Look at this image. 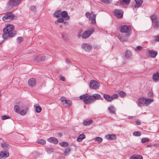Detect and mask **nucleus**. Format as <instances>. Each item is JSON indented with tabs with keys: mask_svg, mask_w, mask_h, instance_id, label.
Wrapping results in <instances>:
<instances>
[{
	"mask_svg": "<svg viewBox=\"0 0 159 159\" xmlns=\"http://www.w3.org/2000/svg\"><path fill=\"white\" fill-rule=\"evenodd\" d=\"M143 48V47L140 46H138L136 48L135 50H142Z\"/></svg>",
	"mask_w": 159,
	"mask_h": 159,
	"instance_id": "nucleus-50",
	"label": "nucleus"
},
{
	"mask_svg": "<svg viewBox=\"0 0 159 159\" xmlns=\"http://www.w3.org/2000/svg\"><path fill=\"white\" fill-rule=\"evenodd\" d=\"M138 103L139 105H144L145 104V98L143 97L140 98L138 99Z\"/></svg>",
	"mask_w": 159,
	"mask_h": 159,
	"instance_id": "nucleus-26",
	"label": "nucleus"
},
{
	"mask_svg": "<svg viewBox=\"0 0 159 159\" xmlns=\"http://www.w3.org/2000/svg\"><path fill=\"white\" fill-rule=\"evenodd\" d=\"M34 107L36 109V111L37 113H39L41 111L42 108L41 107L35 106H34Z\"/></svg>",
	"mask_w": 159,
	"mask_h": 159,
	"instance_id": "nucleus-38",
	"label": "nucleus"
},
{
	"mask_svg": "<svg viewBox=\"0 0 159 159\" xmlns=\"http://www.w3.org/2000/svg\"><path fill=\"white\" fill-rule=\"evenodd\" d=\"M93 121L92 120H86L83 122V125H88L93 123Z\"/></svg>",
	"mask_w": 159,
	"mask_h": 159,
	"instance_id": "nucleus-34",
	"label": "nucleus"
},
{
	"mask_svg": "<svg viewBox=\"0 0 159 159\" xmlns=\"http://www.w3.org/2000/svg\"><path fill=\"white\" fill-rule=\"evenodd\" d=\"M15 15L11 12L6 14L2 18L3 21L5 22H9L13 20L14 17Z\"/></svg>",
	"mask_w": 159,
	"mask_h": 159,
	"instance_id": "nucleus-6",
	"label": "nucleus"
},
{
	"mask_svg": "<svg viewBox=\"0 0 159 159\" xmlns=\"http://www.w3.org/2000/svg\"><path fill=\"white\" fill-rule=\"evenodd\" d=\"M148 53L151 57L155 58L157 54V52L153 50H149Z\"/></svg>",
	"mask_w": 159,
	"mask_h": 159,
	"instance_id": "nucleus-19",
	"label": "nucleus"
},
{
	"mask_svg": "<svg viewBox=\"0 0 159 159\" xmlns=\"http://www.w3.org/2000/svg\"><path fill=\"white\" fill-rule=\"evenodd\" d=\"M64 24L65 25H68V22L67 21H65L64 22Z\"/></svg>",
	"mask_w": 159,
	"mask_h": 159,
	"instance_id": "nucleus-58",
	"label": "nucleus"
},
{
	"mask_svg": "<svg viewBox=\"0 0 159 159\" xmlns=\"http://www.w3.org/2000/svg\"><path fill=\"white\" fill-rule=\"evenodd\" d=\"M115 15L118 18H122L123 15V12L121 10H115L114 11Z\"/></svg>",
	"mask_w": 159,
	"mask_h": 159,
	"instance_id": "nucleus-11",
	"label": "nucleus"
},
{
	"mask_svg": "<svg viewBox=\"0 0 159 159\" xmlns=\"http://www.w3.org/2000/svg\"><path fill=\"white\" fill-rule=\"evenodd\" d=\"M131 56V52L130 51H127L125 54V57L127 58H129Z\"/></svg>",
	"mask_w": 159,
	"mask_h": 159,
	"instance_id": "nucleus-37",
	"label": "nucleus"
},
{
	"mask_svg": "<svg viewBox=\"0 0 159 159\" xmlns=\"http://www.w3.org/2000/svg\"><path fill=\"white\" fill-rule=\"evenodd\" d=\"M105 138L107 139L113 140L116 139V135L115 134H108L105 136Z\"/></svg>",
	"mask_w": 159,
	"mask_h": 159,
	"instance_id": "nucleus-17",
	"label": "nucleus"
},
{
	"mask_svg": "<svg viewBox=\"0 0 159 159\" xmlns=\"http://www.w3.org/2000/svg\"><path fill=\"white\" fill-rule=\"evenodd\" d=\"M36 142L39 144L44 145L46 143L45 140L43 139H38L37 140Z\"/></svg>",
	"mask_w": 159,
	"mask_h": 159,
	"instance_id": "nucleus-32",
	"label": "nucleus"
},
{
	"mask_svg": "<svg viewBox=\"0 0 159 159\" xmlns=\"http://www.w3.org/2000/svg\"><path fill=\"white\" fill-rule=\"evenodd\" d=\"M26 111L25 110H23L21 111H20L19 114L22 116H24L26 114Z\"/></svg>",
	"mask_w": 159,
	"mask_h": 159,
	"instance_id": "nucleus-40",
	"label": "nucleus"
},
{
	"mask_svg": "<svg viewBox=\"0 0 159 159\" xmlns=\"http://www.w3.org/2000/svg\"><path fill=\"white\" fill-rule=\"evenodd\" d=\"M1 146L4 149L6 150H7L9 148L10 146L6 142H3L1 143Z\"/></svg>",
	"mask_w": 159,
	"mask_h": 159,
	"instance_id": "nucleus-16",
	"label": "nucleus"
},
{
	"mask_svg": "<svg viewBox=\"0 0 159 159\" xmlns=\"http://www.w3.org/2000/svg\"><path fill=\"white\" fill-rule=\"evenodd\" d=\"M104 98L107 101L111 102L113 101V99L112 96H111L107 94H104L103 95Z\"/></svg>",
	"mask_w": 159,
	"mask_h": 159,
	"instance_id": "nucleus-22",
	"label": "nucleus"
},
{
	"mask_svg": "<svg viewBox=\"0 0 159 159\" xmlns=\"http://www.w3.org/2000/svg\"><path fill=\"white\" fill-rule=\"evenodd\" d=\"M133 135L135 136H139L141 135V133L139 132L136 131L133 133Z\"/></svg>",
	"mask_w": 159,
	"mask_h": 159,
	"instance_id": "nucleus-45",
	"label": "nucleus"
},
{
	"mask_svg": "<svg viewBox=\"0 0 159 159\" xmlns=\"http://www.w3.org/2000/svg\"><path fill=\"white\" fill-rule=\"evenodd\" d=\"M64 19L63 18H60L57 19V21L55 22L56 24L57 23H62L64 22Z\"/></svg>",
	"mask_w": 159,
	"mask_h": 159,
	"instance_id": "nucleus-41",
	"label": "nucleus"
},
{
	"mask_svg": "<svg viewBox=\"0 0 159 159\" xmlns=\"http://www.w3.org/2000/svg\"><path fill=\"white\" fill-rule=\"evenodd\" d=\"M116 92L117 93L121 98H123L126 96V93L124 91L117 90Z\"/></svg>",
	"mask_w": 159,
	"mask_h": 159,
	"instance_id": "nucleus-28",
	"label": "nucleus"
},
{
	"mask_svg": "<svg viewBox=\"0 0 159 159\" xmlns=\"http://www.w3.org/2000/svg\"><path fill=\"white\" fill-rule=\"evenodd\" d=\"M118 38L121 41L124 42L126 40L125 39H124L122 38V37L120 35H119L118 36Z\"/></svg>",
	"mask_w": 159,
	"mask_h": 159,
	"instance_id": "nucleus-47",
	"label": "nucleus"
},
{
	"mask_svg": "<svg viewBox=\"0 0 159 159\" xmlns=\"http://www.w3.org/2000/svg\"><path fill=\"white\" fill-rule=\"evenodd\" d=\"M92 97H93V102L95 100L100 99L101 98V95L98 93L94 94L92 96Z\"/></svg>",
	"mask_w": 159,
	"mask_h": 159,
	"instance_id": "nucleus-23",
	"label": "nucleus"
},
{
	"mask_svg": "<svg viewBox=\"0 0 159 159\" xmlns=\"http://www.w3.org/2000/svg\"><path fill=\"white\" fill-rule=\"evenodd\" d=\"M80 99H83L84 103L86 105L90 104L93 102V97L87 94L80 96Z\"/></svg>",
	"mask_w": 159,
	"mask_h": 159,
	"instance_id": "nucleus-3",
	"label": "nucleus"
},
{
	"mask_svg": "<svg viewBox=\"0 0 159 159\" xmlns=\"http://www.w3.org/2000/svg\"><path fill=\"white\" fill-rule=\"evenodd\" d=\"M46 59V57L45 56H42L41 57V61H44Z\"/></svg>",
	"mask_w": 159,
	"mask_h": 159,
	"instance_id": "nucleus-53",
	"label": "nucleus"
},
{
	"mask_svg": "<svg viewBox=\"0 0 159 159\" xmlns=\"http://www.w3.org/2000/svg\"><path fill=\"white\" fill-rule=\"evenodd\" d=\"M153 95V93L152 92H149L148 93V96L149 97H152Z\"/></svg>",
	"mask_w": 159,
	"mask_h": 159,
	"instance_id": "nucleus-51",
	"label": "nucleus"
},
{
	"mask_svg": "<svg viewBox=\"0 0 159 159\" xmlns=\"http://www.w3.org/2000/svg\"><path fill=\"white\" fill-rule=\"evenodd\" d=\"M60 80L62 81H64L65 80V78L64 77L62 76V75H61L60 76Z\"/></svg>",
	"mask_w": 159,
	"mask_h": 159,
	"instance_id": "nucleus-54",
	"label": "nucleus"
},
{
	"mask_svg": "<svg viewBox=\"0 0 159 159\" xmlns=\"http://www.w3.org/2000/svg\"><path fill=\"white\" fill-rule=\"evenodd\" d=\"M100 86V84L97 81L94 80L90 81L89 87L91 89L97 90L99 88Z\"/></svg>",
	"mask_w": 159,
	"mask_h": 159,
	"instance_id": "nucleus-7",
	"label": "nucleus"
},
{
	"mask_svg": "<svg viewBox=\"0 0 159 159\" xmlns=\"http://www.w3.org/2000/svg\"><path fill=\"white\" fill-rule=\"evenodd\" d=\"M85 138V136L84 134H81L79 135V137L77 139V140L79 142H81L82 140Z\"/></svg>",
	"mask_w": 159,
	"mask_h": 159,
	"instance_id": "nucleus-29",
	"label": "nucleus"
},
{
	"mask_svg": "<svg viewBox=\"0 0 159 159\" xmlns=\"http://www.w3.org/2000/svg\"><path fill=\"white\" fill-rule=\"evenodd\" d=\"M1 93H0V97L1 96Z\"/></svg>",
	"mask_w": 159,
	"mask_h": 159,
	"instance_id": "nucleus-61",
	"label": "nucleus"
},
{
	"mask_svg": "<svg viewBox=\"0 0 159 159\" xmlns=\"http://www.w3.org/2000/svg\"><path fill=\"white\" fill-rule=\"evenodd\" d=\"M62 27V25H60V27L61 28Z\"/></svg>",
	"mask_w": 159,
	"mask_h": 159,
	"instance_id": "nucleus-60",
	"label": "nucleus"
},
{
	"mask_svg": "<svg viewBox=\"0 0 159 159\" xmlns=\"http://www.w3.org/2000/svg\"><path fill=\"white\" fill-rule=\"evenodd\" d=\"M136 4L135 5V7L138 8L140 7L143 2V0H135Z\"/></svg>",
	"mask_w": 159,
	"mask_h": 159,
	"instance_id": "nucleus-24",
	"label": "nucleus"
},
{
	"mask_svg": "<svg viewBox=\"0 0 159 159\" xmlns=\"http://www.w3.org/2000/svg\"><path fill=\"white\" fill-rule=\"evenodd\" d=\"M81 47L86 52H89L92 49L91 46L87 43L82 44Z\"/></svg>",
	"mask_w": 159,
	"mask_h": 159,
	"instance_id": "nucleus-12",
	"label": "nucleus"
},
{
	"mask_svg": "<svg viewBox=\"0 0 159 159\" xmlns=\"http://www.w3.org/2000/svg\"><path fill=\"white\" fill-rule=\"evenodd\" d=\"M100 1L103 2L105 4H109L111 3L112 2V0H99Z\"/></svg>",
	"mask_w": 159,
	"mask_h": 159,
	"instance_id": "nucleus-36",
	"label": "nucleus"
},
{
	"mask_svg": "<svg viewBox=\"0 0 159 159\" xmlns=\"http://www.w3.org/2000/svg\"><path fill=\"white\" fill-rule=\"evenodd\" d=\"M152 79L154 81L157 82L159 80V72L154 73L153 74Z\"/></svg>",
	"mask_w": 159,
	"mask_h": 159,
	"instance_id": "nucleus-21",
	"label": "nucleus"
},
{
	"mask_svg": "<svg viewBox=\"0 0 159 159\" xmlns=\"http://www.w3.org/2000/svg\"><path fill=\"white\" fill-rule=\"evenodd\" d=\"M131 0H120V5L123 6L127 5L129 4Z\"/></svg>",
	"mask_w": 159,
	"mask_h": 159,
	"instance_id": "nucleus-18",
	"label": "nucleus"
},
{
	"mask_svg": "<svg viewBox=\"0 0 159 159\" xmlns=\"http://www.w3.org/2000/svg\"><path fill=\"white\" fill-rule=\"evenodd\" d=\"M94 140L95 141H97L98 143H100L102 141V139L101 137H97L94 139Z\"/></svg>",
	"mask_w": 159,
	"mask_h": 159,
	"instance_id": "nucleus-39",
	"label": "nucleus"
},
{
	"mask_svg": "<svg viewBox=\"0 0 159 159\" xmlns=\"http://www.w3.org/2000/svg\"><path fill=\"white\" fill-rule=\"evenodd\" d=\"M109 112L111 114H115L116 113V109L113 105H111L108 108Z\"/></svg>",
	"mask_w": 159,
	"mask_h": 159,
	"instance_id": "nucleus-25",
	"label": "nucleus"
},
{
	"mask_svg": "<svg viewBox=\"0 0 159 159\" xmlns=\"http://www.w3.org/2000/svg\"><path fill=\"white\" fill-rule=\"evenodd\" d=\"M58 135L60 137H61L62 135V134L61 133H58Z\"/></svg>",
	"mask_w": 159,
	"mask_h": 159,
	"instance_id": "nucleus-57",
	"label": "nucleus"
},
{
	"mask_svg": "<svg viewBox=\"0 0 159 159\" xmlns=\"http://www.w3.org/2000/svg\"><path fill=\"white\" fill-rule=\"evenodd\" d=\"M130 159H143L142 156L140 155H134L131 156Z\"/></svg>",
	"mask_w": 159,
	"mask_h": 159,
	"instance_id": "nucleus-27",
	"label": "nucleus"
},
{
	"mask_svg": "<svg viewBox=\"0 0 159 159\" xmlns=\"http://www.w3.org/2000/svg\"><path fill=\"white\" fill-rule=\"evenodd\" d=\"M118 97H119V96H118V95L117 94H114L112 96V98L113 99V100L114 99H116V98H118Z\"/></svg>",
	"mask_w": 159,
	"mask_h": 159,
	"instance_id": "nucleus-49",
	"label": "nucleus"
},
{
	"mask_svg": "<svg viewBox=\"0 0 159 159\" xmlns=\"http://www.w3.org/2000/svg\"><path fill=\"white\" fill-rule=\"evenodd\" d=\"M120 30L121 33H125V36L127 37L130 36L132 33V28L129 25H124L121 26L120 28Z\"/></svg>",
	"mask_w": 159,
	"mask_h": 159,
	"instance_id": "nucleus-2",
	"label": "nucleus"
},
{
	"mask_svg": "<svg viewBox=\"0 0 159 159\" xmlns=\"http://www.w3.org/2000/svg\"><path fill=\"white\" fill-rule=\"evenodd\" d=\"M9 156V153L8 150L2 151L0 152V158H4L8 157Z\"/></svg>",
	"mask_w": 159,
	"mask_h": 159,
	"instance_id": "nucleus-10",
	"label": "nucleus"
},
{
	"mask_svg": "<svg viewBox=\"0 0 159 159\" xmlns=\"http://www.w3.org/2000/svg\"><path fill=\"white\" fill-rule=\"evenodd\" d=\"M24 39L22 37H20L17 38V41L18 43H20L22 41H23Z\"/></svg>",
	"mask_w": 159,
	"mask_h": 159,
	"instance_id": "nucleus-44",
	"label": "nucleus"
},
{
	"mask_svg": "<svg viewBox=\"0 0 159 159\" xmlns=\"http://www.w3.org/2000/svg\"><path fill=\"white\" fill-rule=\"evenodd\" d=\"M93 11H92L91 13L87 12L86 13L85 16L87 18H89V20H91V24H95L96 23V15L93 14Z\"/></svg>",
	"mask_w": 159,
	"mask_h": 159,
	"instance_id": "nucleus-5",
	"label": "nucleus"
},
{
	"mask_svg": "<svg viewBox=\"0 0 159 159\" xmlns=\"http://www.w3.org/2000/svg\"><path fill=\"white\" fill-rule=\"evenodd\" d=\"M61 102L64 106L66 107H70L71 104L72 102L68 100H63L61 99Z\"/></svg>",
	"mask_w": 159,
	"mask_h": 159,
	"instance_id": "nucleus-13",
	"label": "nucleus"
},
{
	"mask_svg": "<svg viewBox=\"0 0 159 159\" xmlns=\"http://www.w3.org/2000/svg\"><path fill=\"white\" fill-rule=\"evenodd\" d=\"M36 9V7L34 6H33L30 7V10L32 11H35Z\"/></svg>",
	"mask_w": 159,
	"mask_h": 159,
	"instance_id": "nucleus-52",
	"label": "nucleus"
},
{
	"mask_svg": "<svg viewBox=\"0 0 159 159\" xmlns=\"http://www.w3.org/2000/svg\"><path fill=\"white\" fill-rule=\"evenodd\" d=\"M47 141L50 143H52L55 144H56L58 143V140L55 138L50 137L49 138Z\"/></svg>",
	"mask_w": 159,
	"mask_h": 159,
	"instance_id": "nucleus-20",
	"label": "nucleus"
},
{
	"mask_svg": "<svg viewBox=\"0 0 159 159\" xmlns=\"http://www.w3.org/2000/svg\"><path fill=\"white\" fill-rule=\"evenodd\" d=\"M15 29L14 26L12 25H8L3 30V32L4 34L3 35V37L4 39L7 38V34L9 37H12L16 34V32L12 31Z\"/></svg>",
	"mask_w": 159,
	"mask_h": 159,
	"instance_id": "nucleus-1",
	"label": "nucleus"
},
{
	"mask_svg": "<svg viewBox=\"0 0 159 159\" xmlns=\"http://www.w3.org/2000/svg\"><path fill=\"white\" fill-rule=\"evenodd\" d=\"M59 145L62 147H66L69 146L68 143L65 142H63L59 143Z\"/></svg>",
	"mask_w": 159,
	"mask_h": 159,
	"instance_id": "nucleus-33",
	"label": "nucleus"
},
{
	"mask_svg": "<svg viewBox=\"0 0 159 159\" xmlns=\"http://www.w3.org/2000/svg\"><path fill=\"white\" fill-rule=\"evenodd\" d=\"M94 29L92 28L84 31L82 35V37L83 39H86L89 37L94 32Z\"/></svg>",
	"mask_w": 159,
	"mask_h": 159,
	"instance_id": "nucleus-8",
	"label": "nucleus"
},
{
	"mask_svg": "<svg viewBox=\"0 0 159 159\" xmlns=\"http://www.w3.org/2000/svg\"><path fill=\"white\" fill-rule=\"evenodd\" d=\"M78 37H81V35L80 34H79L78 35Z\"/></svg>",
	"mask_w": 159,
	"mask_h": 159,
	"instance_id": "nucleus-59",
	"label": "nucleus"
},
{
	"mask_svg": "<svg viewBox=\"0 0 159 159\" xmlns=\"http://www.w3.org/2000/svg\"><path fill=\"white\" fill-rule=\"evenodd\" d=\"M153 101V100L152 99L145 98V104L147 105L149 104Z\"/></svg>",
	"mask_w": 159,
	"mask_h": 159,
	"instance_id": "nucleus-31",
	"label": "nucleus"
},
{
	"mask_svg": "<svg viewBox=\"0 0 159 159\" xmlns=\"http://www.w3.org/2000/svg\"><path fill=\"white\" fill-rule=\"evenodd\" d=\"M135 123L136 124L138 125H140L141 124V122L138 120H136L135 121Z\"/></svg>",
	"mask_w": 159,
	"mask_h": 159,
	"instance_id": "nucleus-55",
	"label": "nucleus"
},
{
	"mask_svg": "<svg viewBox=\"0 0 159 159\" xmlns=\"http://www.w3.org/2000/svg\"><path fill=\"white\" fill-rule=\"evenodd\" d=\"M14 109L15 112L19 113L20 111V107L18 105L15 106Z\"/></svg>",
	"mask_w": 159,
	"mask_h": 159,
	"instance_id": "nucleus-35",
	"label": "nucleus"
},
{
	"mask_svg": "<svg viewBox=\"0 0 159 159\" xmlns=\"http://www.w3.org/2000/svg\"><path fill=\"white\" fill-rule=\"evenodd\" d=\"M70 151V148H66L65 150L64 154L65 155H67L68 154Z\"/></svg>",
	"mask_w": 159,
	"mask_h": 159,
	"instance_id": "nucleus-43",
	"label": "nucleus"
},
{
	"mask_svg": "<svg viewBox=\"0 0 159 159\" xmlns=\"http://www.w3.org/2000/svg\"><path fill=\"white\" fill-rule=\"evenodd\" d=\"M28 84L29 86L33 87H34L36 84V81L35 79L31 78L29 80Z\"/></svg>",
	"mask_w": 159,
	"mask_h": 159,
	"instance_id": "nucleus-14",
	"label": "nucleus"
},
{
	"mask_svg": "<svg viewBox=\"0 0 159 159\" xmlns=\"http://www.w3.org/2000/svg\"><path fill=\"white\" fill-rule=\"evenodd\" d=\"M47 152L48 153H51L53 151V149L52 148H48L46 149Z\"/></svg>",
	"mask_w": 159,
	"mask_h": 159,
	"instance_id": "nucleus-42",
	"label": "nucleus"
},
{
	"mask_svg": "<svg viewBox=\"0 0 159 159\" xmlns=\"http://www.w3.org/2000/svg\"><path fill=\"white\" fill-rule=\"evenodd\" d=\"M9 118V116L6 115L3 116H2V119L3 120H5L7 119H8Z\"/></svg>",
	"mask_w": 159,
	"mask_h": 159,
	"instance_id": "nucleus-48",
	"label": "nucleus"
},
{
	"mask_svg": "<svg viewBox=\"0 0 159 159\" xmlns=\"http://www.w3.org/2000/svg\"><path fill=\"white\" fill-rule=\"evenodd\" d=\"M156 39L157 41H159V35L156 37Z\"/></svg>",
	"mask_w": 159,
	"mask_h": 159,
	"instance_id": "nucleus-56",
	"label": "nucleus"
},
{
	"mask_svg": "<svg viewBox=\"0 0 159 159\" xmlns=\"http://www.w3.org/2000/svg\"><path fill=\"white\" fill-rule=\"evenodd\" d=\"M149 141V139H147L146 138H143L142 139L141 142L142 143H145L146 142H148Z\"/></svg>",
	"mask_w": 159,
	"mask_h": 159,
	"instance_id": "nucleus-46",
	"label": "nucleus"
},
{
	"mask_svg": "<svg viewBox=\"0 0 159 159\" xmlns=\"http://www.w3.org/2000/svg\"><path fill=\"white\" fill-rule=\"evenodd\" d=\"M151 18L153 28L155 29H157L159 28V21L157 20V16L153 15L151 16Z\"/></svg>",
	"mask_w": 159,
	"mask_h": 159,
	"instance_id": "nucleus-4",
	"label": "nucleus"
},
{
	"mask_svg": "<svg viewBox=\"0 0 159 159\" xmlns=\"http://www.w3.org/2000/svg\"><path fill=\"white\" fill-rule=\"evenodd\" d=\"M61 11L58 10L56 11L53 14V16L54 17L58 18L60 17V15L61 16Z\"/></svg>",
	"mask_w": 159,
	"mask_h": 159,
	"instance_id": "nucleus-30",
	"label": "nucleus"
},
{
	"mask_svg": "<svg viewBox=\"0 0 159 159\" xmlns=\"http://www.w3.org/2000/svg\"><path fill=\"white\" fill-rule=\"evenodd\" d=\"M22 0H9L8 4L10 6H17L21 2Z\"/></svg>",
	"mask_w": 159,
	"mask_h": 159,
	"instance_id": "nucleus-9",
	"label": "nucleus"
},
{
	"mask_svg": "<svg viewBox=\"0 0 159 159\" xmlns=\"http://www.w3.org/2000/svg\"><path fill=\"white\" fill-rule=\"evenodd\" d=\"M61 16L66 20H68L70 19V16L68 15V13L66 11H64L61 12Z\"/></svg>",
	"mask_w": 159,
	"mask_h": 159,
	"instance_id": "nucleus-15",
	"label": "nucleus"
}]
</instances>
